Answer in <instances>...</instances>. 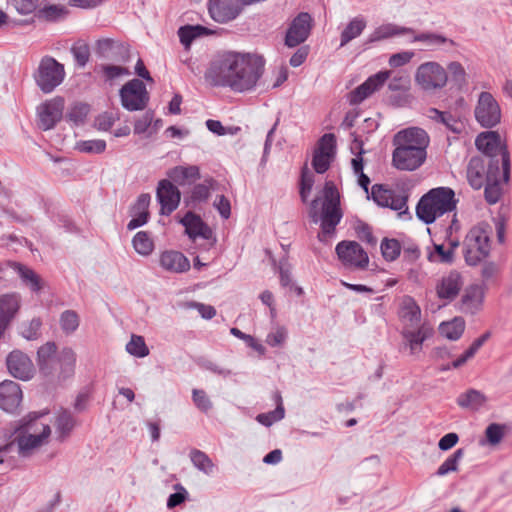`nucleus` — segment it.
<instances>
[{"label":"nucleus","instance_id":"48","mask_svg":"<svg viewBox=\"0 0 512 512\" xmlns=\"http://www.w3.org/2000/svg\"><path fill=\"white\" fill-rule=\"evenodd\" d=\"M60 327L65 334L74 333L80 324V318L76 311L65 310L60 315Z\"/></svg>","mask_w":512,"mask_h":512},{"label":"nucleus","instance_id":"15","mask_svg":"<svg viewBox=\"0 0 512 512\" xmlns=\"http://www.w3.org/2000/svg\"><path fill=\"white\" fill-rule=\"evenodd\" d=\"M311 28L312 18L310 14L306 12L299 13L287 29L285 45L293 48L302 44L309 37Z\"/></svg>","mask_w":512,"mask_h":512},{"label":"nucleus","instance_id":"32","mask_svg":"<svg viewBox=\"0 0 512 512\" xmlns=\"http://www.w3.org/2000/svg\"><path fill=\"white\" fill-rule=\"evenodd\" d=\"M456 402L461 408L477 411L486 402V396L479 390L468 389L457 397Z\"/></svg>","mask_w":512,"mask_h":512},{"label":"nucleus","instance_id":"21","mask_svg":"<svg viewBox=\"0 0 512 512\" xmlns=\"http://www.w3.org/2000/svg\"><path fill=\"white\" fill-rule=\"evenodd\" d=\"M485 285L472 284L468 286L459 302V310L465 314L475 315L483 308Z\"/></svg>","mask_w":512,"mask_h":512},{"label":"nucleus","instance_id":"54","mask_svg":"<svg viewBox=\"0 0 512 512\" xmlns=\"http://www.w3.org/2000/svg\"><path fill=\"white\" fill-rule=\"evenodd\" d=\"M313 185L314 175L311 171H309L307 165H305L301 170L300 177V197L303 202L307 201Z\"/></svg>","mask_w":512,"mask_h":512},{"label":"nucleus","instance_id":"20","mask_svg":"<svg viewBox=\"0 0 512 512\" xmlns=\"http://www.w3.org/2000/svg\"><path fill=\"white\" fill-rule=\"evenodd\" d=\"M96 54L109 61L125 63L129 59V46L110 38L100 39L96 44Z\"/></svg>","mask_w":512,"mask_h":512},{"label":"nucleus","instance_id":"4","mask_svg":"<svg viewBox=\"0 0 512 512\" xmlns=\"http://www.w3.org/2000/svg\"><path fill=\"white\" fill-rule=\"evenodd\" d=\"M457 200L450 187L433 188L424 194L417 206L416 215L425 224H432L438 217L456 209Z\"/></svg>","mask_w":512,"mask_h":512},{"label":"nucleus","instance_id":"61","mask_svg":"<svg viewBox=\"0 0 512 512\" xmlns=\"http://www.w3.org/2000/svg\"><path fill=\"white\" fill-rule=\"evenodd\" d=\"M410 79L409 76L398 74L391 78L388 88L391 91H405L409 88Z\"/></svg>","mask_w":512,"mask_h":512},{"label":"nucleus","instance_id":"50","mask_svg":"<svg viewBox=\"0 0 512 512\" xmlns=\"http://www.w3.org/2000/svg\"><path fill=\"white\" fill-rule=\"evenodd\" d=\"M126 351L137 358H143L149 355V348L147 347L144 338L134 334L126 344Z\"/></svg>","mask_w":512,"mask_h":512},{"label":"nucleus","instance_id":"55","mask_svg":"<svg viewBox=\"0 0 512 512\" xmlns=\"http://www.w3.org/2000/svg\"><path fill=\"white\" fill-rule=\"evenodd\" d=\"M89 111L90 106L88 104L77 103L71 107L67 114V117L74 124L80 125L84 123Z\"/></svg>","mask_w":512,"mask_h":512},{"label":"nucleus","instance_id":"46","mask_svg":"<svg viewBox=\"0 0 512 512\" xmlns=\"http://www.w3.org/2000/svg\"><path fill=\"white\" fill-rule=\"evenodd\" d=\"M214 184L215 180L213 178H207L203 183L196 184L191 190V202L196 204L207 201Z\"/></svg>","mask_w":512,"mask_h":512},{"label":"nucleus","instance_id":"17","mask_svg":"<svg viewBox=\"0 0 512 512\" xmlns=\"http://www.w3.org/2000/svg\"><path fill=\"white\" fill-rule=\"evenodd\" d=\"M433 334V327L426 322H423L416 327L403 326L401 330L404 345L409 348L411 355L420 353L422 351L423 343L432 337Z\"/></svg>","mask_w":512,"mask_h":512},{"label":"nucleus","instance_id":"33","mask_svg":"<svg viewBox=\"0 0 512 512\" xmlns=\"http://www.w3.org/2000/svg\"><path fill=\"white\" fill-rule=\"evenodd\" d=\"M413 39L411 42H421L425 44V46L434 50L444 45L455 46V42L452 39L445 37L444 35L434 33V32H421L418 34H413Z\"/></svg>","mask_w":512,"mask_h":512},{"label":"nucleus","instance_id":"42","mask_svg":"<svg viewBox=\"0 0 512 512\" xmlns=\"http://www.w3.org/2000/svg\"><path fill=\"white\" fill-rule=\"evenodd\" d=\"M189 456L192 464L199 471L206 475H211L214 472L215 464L205 452L192 449Z\"/></svg>","mask_w":512,"mask_h":512},{"label":"nucleus","instance_id":"45","mask_svg":"<svg viewBox=\"0 0 512 512\" xmlns=\"http://www.w3.org/2000/svg\"><path fill=\"white\" fill-rule=\"evenodd\" d=\"M434 250L428 253L427 259L432 263L451 264L454 261L453 247L445 248L443 244H434Z\"/></svg>","mask_w":512,"mask_h":512},{"label":"nucleus","instance_id":"28","mask_svg":"<svg viewBox=\"0 0 512 512\" xmlns=\"http://www.w3.org/2000/svg\"><path fill=\"white\" fill-rule=\"evenodd\" d=\"M167 175L171 182L185 186L200 179V169L196 165L175 166L167 172Z\"/></svg>","mask_w":512,"mask_h":512},{"label":"nucleus","instance_id":"31","mask_svg":"<svg viewBox=\"0 0 512 512\" xmlns=\"http://www.w3.org/2000/svg\"><path fill=\"white\" fill-rule=\"evenodd\" d=\"M414 34L411 27H402L392 23L384 24L376 28L369 36L368 42L373 43L396 35Z\"/></svg>","mask_w":512,"mask_h":512},{"label":"nucleus","instance_id":"39","mask_svg":"<svg viewBox=\"0 0 512 512\" xmlns=\"http://www.w3.org/2000/svg\"><path fill=\"white\" fill-rule=\"evenodd\" d=\"M465 330V321L461 317H455L449 322H443L439 326V332L445 338L455 341L458 340Z\"/></svg>","mask_w":512,"mask_h":512},{"label":"nucleus","instance_id":"64","mask_svg":"<svg viewBox=\"0 0 512 512\" xmlns=\"http://www.w3.org/2000/svg\"><path fill=\"white\" fill-rule=\"evenodd\" d=\"M214 207L223 219H228L231 215L230 201L224 195H218L214 202Z\"/></svg>","mask_w":512,"mask_h":512},{"label":"nucleus","instance_id":"52","mask_svg":"<svg viewBox=\"0 0 512 512\" xmlns=\"http://www.w3.org/2000/svg\"><path fill=\"white\" fill-rule=\"evenodd\" d=\"M488 253L484 250H481L479 247H474L472 244L467 243V240L464 241V258L468 265L475 266L479 264L482 260L488 257Z\"/></svg>","mask_w":512,"mask_h":512},{"label":"nucleus","instance_id":"18","mask_svg":"<svg viewBox=\"0 0 512 512\" xmlns=\"http://www.w3.org/2000/svg\"><path fill=\"white\" fill-rule=\"evenodd\" d=\"M391 72L388 70L379 71L368 77L361 85L349 93V102L351 105H357L366 98L378 91L390 78Z\"/></svg>","mask_w":512,"mask_h":512},{"label":"nucleus","instance_id":"29","mask_svg":"<svg viewBox=\"0 0 512 512\" xmlns=\"http://www.w3.org/2000/svg\"><path fill=\"white\" fill-rule=\"evenodd\" d=\"M57 346L54 342H47L37 351V363L42 374L49 376L54 372V364L57 359L55 357Z\"/></svg>","mask_w":512,"mask_h":512},{"label":"nucleus","instance_id":"43","mask_svg":"<svg viewBox=\"0 0 512 512\" xmlns=\"http://www.w3.org/2000/svg\"><path fill=\"white\" fill-rule=\"evenodd\" d=\"M14 269L33 292H39L42 289L41 279L32 269L20 263H15Z\"/></svg>","mask_w":512,"mask_h":512},{"label":"nucleus","instance_id":"40","mask_svg":"<svg viewBox=\"0 0 512 512\" xmlns=\"http://www.w3.org/2000/svg\"><path fill=\"white\" fill-rule=\"evenodd\" d=\"M276 408L268 413H261L257 416L256 420L264 426H271L273 423L280 421L285 416V409L282 402V397L279 392L274 394Z\"/></svg>","mask_w":512,"mask_h":512},{"label":"nucleus","instance_id":"6","mask_svg":"<svg viewBox=\"0 0 512 512\" xmlns=\"http://www.w3.org/2000/svg\"><path fill=\"white\" fill-rule=\"evenodd\" d=\"M28 417L15 439L22 457L29 456L34 449L40 447L51 433L50 426L39 421L40 415L34 413Z\"/></svg>","mask_w":512,"mask_h":512},{"label":"nucleus","instance_id":"23","mask_svg":"<svg viewBox=\"0 0 512 512\" xmlns=\"http://www.w3.org/2000/svg\"><path fill=\"white\" fill-rule=\"evenodd\" d=\"M185 227V232L192 240L200 237L209 240L213 236L212 229L201 219V217L192 211H188L180 220Z\"/></svg>","mask_w":512,"mask_h":512},{"label":"nucleus","instance_id":"63","mask_svg":"<svg viewBox=\"0 0 512 512\" xmlns=\"http://www.w3.org/2000/svg\"><path fill=\"white\" fill-rule=\"evenodd\" d=\"M286 337V329L284 327H278L275 331L267 335L266 343L271 347H277L285 341Z\"/></svg>","mask_w":512,"mask_h":512},{"label":"nucleus","instance_id":"22","mask_svg":"<svg viewBox=\"0 0 512 512\" xmlns=\"http://www.w3.org/2000/svg\"><path fill=\"white\" fill-rule=\"evenodd\" d=\"M22 390L20 385L12 380L0 383V409L7 413H16L21 401Z\"/></svg>","mask_w":512,"mask_h":512},{"label":"nucleus","instance_id":"16","mask_svg":"<svg viewBox=\"0 0 512 512\" xmlns=\"http://www.w3.org/2000/svg\"><path fill=\"white\" fill-rule=\"evenodd\" d=\"M6 366L10 375L22 381L30 380L35 372L32 360L27 354L18 349L7 355Z\"/></svg>","mask_w":512,"mask_h":512},{"label":"nucleus","instance_id":"13","mask_svg":"<svg viewBox=\"0 0 512 512\" xmlns=\"http://www.w3.org/2000/svg\"><path fill=\"white\" fill-rule=\"evenodd\" d=\"M336 149V138L332 133L324 134L318 141L314 150L312 166L316 173H325L334 158Z\"/></svg>","mask_w":512,"mask_h":512},{"label":"nucleus","instance_id":"47","mask_svg":"<svg viewBox=\"0 0 512 512\" xmlns=\"http://www.w3.org/2000/svg\"><path fill=\"white\" fill-rule=\"evenodd\" d=\"M383 258L388 262L395 261L401 254V244L397 239L384 238L380 245Z\"/></svg>","mask_w":512,"mask_h":512},{"label":"nucleus","instance_id":"1","mask_svg":"<svg viewBox=\"0 0 512 512\" xmlns=\"http://www.w3.org/2000/svg\"><path fill=\"white\" fill-rule=\"evenodd\" d=\"M475 145L483 155L472 157L467 165V180L470 186L479 190L484 187L488 204H496L503 194V184L510 179V156L501 137L496 131L480 133Z\"/></svg>","mask_w":512,"mask_h":512},{"label":"nucleus","instance_id":"11","mask_svg":"<svg viewBox=\"0 0 512 512\" xmlns=\"http://www.w3.org/2000/svg\"><path fill=\"white\" fill-rule=\"evenodd\" d=\"M371 197L377 205L398 211L400 215L408 210V194L405 191L397 192L385 185L375 184L371 189Z\"/></svg>","mask_w":512,"mask_h":512},{"label":"nucleus","instance_id":"8","mask_svg":"<svg viewBox=\"0 0 512 512\" xmlns=\"http://www.w3.org/2000/svg\"><path fill=\"white\" fill-rule=\"evenodd\" d=\"M447 79L446 70L439 63L433 61L421 64L415 74L417 84L426 91L444 87Z\"/></svg>","mask_w":512,"mask_h":512},{"label":"nucleus","instance_id":"56","mask_svg":"<svg viewBox=\"0 0 512 512\" xmlns=\"http://www.w3.org/2000/svg\"><path fill=\"white\" fill-rule=\"evenodd\" d=\"M20 15H29L38 7V0H6Z\"/></svg>","mask_w":512,"mask_h":512},{"label":"nucleus","instance_id":"14","mask_svg":"<svg viewBox=\"0 0 512 512\" xmlns=\"http://www.w3.org/2000/svg\"><path fill=\"white\" fill-rule=\"evenodd\" d=\"M156 198L160 204V214L169 216L178 208L181 193L170 180L163 179L158 182Z\"/></svg>","mask_w":512,"mask_h":512},{"label":"nucleus","instance_id":"12","mask_svg":"<svg viewBox=\"0 0 512 512\" xmlns=\"http://www.w3.org/2000/svg\"><path fill=\"white\" fill-rule=\"evenodd\" d=\"M335 252L345 267L365 269L369 257L362 246L356 241L343 240L336 245Z\"/></svg>","mask_w":512,"mask_h":512},{"label":"nucleus","instance_id":"30","mask_svg":"<svg viewBox=\"0 0 512 512\" xmlns=\"http://www.w3.org/2000/svg\"><path fill=\"white\" fill-rule=\"evenodd\" d=\"M21 307V297L17 293L0 296V319L12 323Z\"/></svg>","mask_w":512,"mask_h":512},{"label":"nucleus","instance_id":"25","mask_svg":"<svg viewBox=\"0 0 512 512\" xmlns=\"http://www.w3.org/2000/svg\"><path fill=\"white\" fill-rule=\"evenodd\" d=\"M463 285L462 277L459 272L451 271L443 276L436 285V293L439 299L452 301L459 294Z\"/></svg>","mask_w":512,"mask_h":512},{"label":"nucleus","instance_id":"27","mask_svg":"<svg viewBox=\"0 0 512 512\" xmlns=\"http://www.w3.org/2000/svg\"><path fill=\"white\" fill-rule=\"evenodd\" d=\"M399 318L403 326L416 327L422 324L421 309L413 297L406 295L402 298Z\"/></svg>","mask_w":512,"mask_h":512},{"label":"nucleus","instance_id":"38","mask_svg":"<svg viewBox=\"0 0 512 512\" xmlns=\"http://www.w3.org/2000/svg\"><path fill=\"white\" fill-rule=\"evenodd\" d=\"M427 116L436 122L442 123L454 133L461 132L462 124L449 112L430 108L428 109Z\"/></svg>","mask_w":512,"mask_h":512},{"label":"nucleus","instance_id":"49","mask_svg":"<svg viewBox=\"0 0 512 512\" xmlns=\"http://www.w3.org/2000/svg\"><path fill=\"white\" fill-rule=\"evenodd\" d=\"M464 456L463 449H457L453 454H451L437 469L436 475L439 477L445 476L450 472H455L458 470V465L460 460Z\"/></svg>","mask_w":512,"mask_h":512},{"label":"nucleus","instance_id":"60","mask_svg":"<svg viewBox=\"0 0 512 512\" xmlns=\"http://www.w3.org/2000/svg\"><path fill=\"white\" fill-rule=\"evenodd\" d=\"M116 121V117L112 112H103L95 118V127L99 131H108Z\"/></svg>","mask_w":512,"mask_h":512},{"label":"nucleus","instance_id":"35","mask_svg":"<svg viewBox=\"0 0 512 512\" xmlns=\"http://www.w3.org/2000/svg\"><path fill=\"white\" fill-rule=\"evenodd\" d=\"M366 25L367 23L362 16L354 17L341 32L340 47L346 46L350 41L360 36Z\"/></svg>","mask_w":512,"mask_h":512},{"label":"nucleus","instance_id":"44","mask_svg":"<svg viewBox=\"0 0 512 512\" xmlns=\"http://www.w3.org/2000/svg\"><path fill=\"white\" fill-rule=\"evenodd\" d=\"M132 245L135 251L142 256H149L154 250V242L146 231L137 232L132 239Z\"/></svg>","mask_w":512,"mask_h":512},{"label":"nucleus","instance_id":"36","mask_svg":"<svg viewBox=\"0 0 512 512\" xmlns=\"http://www.w3.org/2000/svg\"><path fill=\"white\" fill-rule=\"evenodd\" d=\"M467 243L479 247L486 253H490V231L487 227L475 226L470 229L466 238Z\"/></svg>","mask_w":512,"mask_h":512},{"label":"nucleus","instance_id":"58","mask_svg":"<svg viewBox=\"0 0 512 512\" xmlns=\"http://www.w3.org/2000/svg\"><path fill=\"white\" fill-rule=\"evenodd\" d=\"M505 426L498 423H491L485 430V436L490 445H497L504 437Z\"/></svg>","mask_w":512,"mask_h":512},{"label":"nucleus","instance_id":"59","mask_svg":"<svg viewBox=\"0 0 512 512\" xmlns=\"http://www.w3.org/2000/svg\"><path fill=\"white\" fill-rule=\"evenodd\" d=\"M73 57L79 67H84L90 57V49L87 44H76L71 48Z\"/></svg>","mask_w":512,"mask_h":512},{"label":"nucleus","instance_id":"53","mask_svg":"<svg viewBox=\"0 0 512 512\" xmlns=\"http://www.w3.org/2000/svg\"><path fill=\"white\" fill-rule=\"evenodd\" d=\"M78 151L88 154H100L106 149V142L102 139L84 140L76 144Z\"/></svg>","mask_w":512,"mask_h":512},{"label":"nucleus","instance_id":"62","mask_svg":"<svg viewBox=\"0 0 512 512\" xmlns=\"http://www.w3.org/2000/svg\"><path fill=\"white\" fill-rule=\"evenodd\" d=\"M414 52L412 51H403L399 53H395L389 58V65L393 68L401 67L410 62L413 58Z\"/></svg>","mask_w":512,"mask_h":512},{"label":"nucleus","instance_id":"37","mask_svg":"<svg viewBox=\"0 0 512 512\" xmlns=\"http://www.w3.org/2000/svg\"><path fill=\"white\" fill-rule=\"evenodd\" d=\"M76 424L74 416L68 410H61L56 417L55 428L58 438L65 439L72 432Z\"/></svg>","mask_w":512,"mask_h":512},{"label":"nucleus","instance_id":"7","mask_svg":"<svg viewBox=\"0 0 512 512\" xmlns=\"http://www.w3.org/2000/svg\"><path fill=\"white\" fill-rule=\"evenodd\" d=\"M64 66L50 56L41 59L34 74L36 84L44 93H51L64 80Z\"/></svg>","mask_w":512,"mask_h":512},{"label":"nucleus","instance_id":"57","mask_svg":"<svg viewBox=\"0 0 512 512\" xmlns=\"http://www.w3.org/2000/svg\"><path fill=\"white\" fill-rule=\"evenodd\" d=\"M192 400L195 406L204 413H208L213 407L212 401L202 389L192 390Z\"/></svg>","mask_w":512,"mask_h":512},{"label":"nucleus","instance_id":"3","mask_svg":"<svg viewBox=\"0 0 512 512\" xmlns=\"http://www.w3.org/2000/svg\"><path fill=\"white\" fill-rule=\"evenodd\" d=\"M430 138L419 127H410L398 131L392 140V166L400 171H414L421 167L427 158Z\"/></svg>","mask_w":512,"mask_h":512},{"label":"nucleus","instance_id":"24","mask_svg":"<svg viewBox=\"0 0 512 512\" xmlns=\"http://www.w3.org/2000/svg\"><path fill=\"white\" fill-rule=\"evenodd\" d=\"M63 103L61 100H53L42 104L38 108L39 127L50 130L61 120Z\"/></svg>","mask_w":512,"mask_h":512},{"label":"nucleus","instance_id":"26","mask_svg":"<svg viewBox=\"0 0 512 512\" xmlns=\"http://www.w3.org/2000/svg\"><path fill=\"white\" fill-rule=\"evenodd\" d=\"M160 266L170 273H183L190 269V261L179 251L167 250L161 253Z\"/></svg>","mask_w":512,"mask_h":512},{"label":"nucleus","instance_id":"9","mask_svg":"<svg viewBox=\"0 0 512 512\" xmlns=\"http://www.w3.org/2000/svg\"><path fill=\"white\" fill-rule=\"evenodd\" d=\"M122 106L128 111H140L146 108L149 94L145 84L139 79H132L120 89Z\"/></svg>","mask_w":512,"mask_h":512},{"label":"nucleus","instance_id":"10","mask_svg":"<svg viewBox=\"0 0 512 512\" xmlns=\"http://www.w3.org/2000/svg\"><path fill=\"white\" fill-rule=\"evenodd\" d=\"M474 114L483 128H493L501 121L500 106L489 92L480 93Z\"/></svg>","mask_w":512,"mask_h":512},{"label":"nucleus","instance_id":"19","mask_svg":"<svg viewBox=\"0 0 512 512\" xmlns=\"http://www.w3.org/2000/svg\"><path fill=\"white\" fill-rule=\"evenodd\" d=\"M242 0H209L208 12L218 23L234 20L242 11Z\"/></svg>","mask_w":512,"mask_h":512},{"label":"nucleus","instance_id":"5","mask_svg":"<svg viewBox=\"0 0 512 512\" xmlns=\"http://www.w3.org/2000/svg\"><path fill=\"white\" fill-rule=\"evenodd\" d=\"M320 200L319 197L312 200L309 216L314 223L321 220V229L324 234H333L343 216L340 209V195L333 182L327 181L324 185L321 216L318 213Z\"/></svg>","mask_w":512,"mask_h":512},{"label":"nucleus","instance_id":"41","mask_svg":"<svg viewBox=\"0 0 512 512\" xmlns=\"http://www.w3.org/2000/svg\"><path fill=\"white\" fill-rule=\"evenodd\" d=\"M210 33H211V31L208 28L201 26V25H195V26L186 25V26L180 27L178 30V36H179L180 42L185 47H189L191 45V43L196 38L203 36V35H208Z\"/></svg>","mask_w":512,"mask_h":512},{"label":"nucleus","instance_id":"2","mask_svg":"<svg viewBox=\"0 0 512 512\" xmlns=\"http://www.w3.org/2000/svg\"><path fill=\"white\" fill-rule=\"evenodd\" d=\"M264 71L262 57L250 53L224 51L215 56L206 72V79L216 87L234 92L253 90Z\"/></svg>","mask_w":512,"mask_h":512},{"label":"nucleus","instance_id":"51","mask_svg":"<svg viewBox=\"0 0 512 512\" xmlns=\"http://www.w3.org/2000/svg\"><path fill=\"white\" fill-rule=\"evenodd\" d=\"M42 321L39 317H35L29 322H23L20 326V335L26 340L32 341L40 337V329Z\"/></svg>","mask_w":512,"mask_h":512},{"label":"nucleus","instance_id":"34","mask_svg":"<svg viewBox=\"0 0 512 512\" xmlns=\"http://www.w3.org/2000/svg\"><path fill=\"white\" fill-rule=\"evenodd\" d=\"M56 362L60 366L59 378L63 380L70 378L75 371L76 353L72 348L65 347L61 350Z\"/></svg>","mask_w":512,"mask_h":512}]
</instances>
